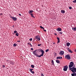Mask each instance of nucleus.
<instances>
[{
	"instance_id": "1",
	"label": "nucleus",
	"mask_w": 76,
	"mask_h": 76,
	"mask_svg": "<svg viewBox=\"0 0 76 76\" xmlns=\"http://www.w3.org/2000/svg\"><path fill=\"white\" fill-rule=\"evenodd\" d=\"M65 57L66 59H67V60H70V59H71V57L69 54H67L65 56Z\"/></svg>"
},
{
	"instance_id": "2",
	"label": "nucleus",
	"mask_w": 76,
	"mask_h": 76,
	"mask_svg": "<svg viewBox=\"0 0 76 76\" xmlns=\"http://www.w3.org/2000/svg\"><path fill=\"white\" fill-rule=\"evenodd\" d=\"M40 51L41 52H42V54L40 55V56H38V57H41V56H43V55L44 53V51L42 49H40Z\"/></svg>"
},
{
	"instance_id": "3",
	"label": "nucleus",
	"mask_w": 76,
	"mask_h": 76,
	"mask_svg": "<svg viewBox=\"0 0 76 76\" xmlns=\"http://www.w3.org/2000/svg\"><path fill=\"white\" fill-rule=\"evenodd\" d=\"M74 65V63L73 62H71L69 63V68H71Z\"/></svg>"
},
{
	"instance_id": "4",
	"label": "nucleus",
	"mask_w": 76,
	"mask_h": 76,
	"mask_svg": "<svg viewBox=\"0 0 76 76\" xmlns=\"http://www.w3.org/2000/svg\"><path fill=\"white\" fill-rule=\"evenodd\" d=\"M35 39H37L38 41H40V40H41V38H40V36L38 35L35 36Z\"/></svg>"
},
{
	"instance_id": "5",
	"label": "nucleus",
	"mask_w": 76,
	"mask_h": 76,
	"mask_svg": "<svg viewBox=\"0 0 76 76\" xmlns=\"http://www.w3.org/2000/svg\"><path fill=\"white\" fill-rule=\"evenodd\" d=\"M71 71H72V72L73 73H75V72H76V68H73V69L71 70Z\"/></svg>"
},
{
	"instance_id": "6",
	"label": "nucleus",
	"mask_w": 76,
	"mask_h": 76,
	"mask_svg": "<svg viewBox=\"0 0 76 76\" xmlns=\"http://www.w3.org/2000/svg\"><path fill=\"white\" fill-rule=\"evenodd\" d=\"M10 18H12L14 21H16L17 20V18L16 17L11 16H10Z\"/></svg>"
},
{
	"instance_id": "7",
	"label": "nucleus",
	"mask_w": 76,
	"mask_h": 76,
	"mask_svg": "<svg viewBox=\"0 0 76 76\" xmlns=\"http://www.w3.org/2000/svg\"><path fill=\"white\" fill-rule=\"evenodd\" d=\"M64 52L63 51L61 50L59 53V54L60 55H61V56H63V55H64Z\"/></svg>"
},
{
	"instance_id": "8",
	"label": "nucleus",
	"mask_w": 76,
	"mask_h": 76,
	"mask_svg": "<svg viewBox=\"0 0 76 76\" xmlns=\"http://www.w3.org/2000/svg\"><path fill=\"white\" fill-rule=\"evenodd\" d=\"M33 54H35V55L36 56V57H38V56H39V55H38V54H36V53H37V52H36V51H33Z\"/></svg>"
},
{
	"instance_id": "9",
	"label": "nucleus",
	"mask_w": 76,
	"mask_h": 76,
	"mask_svg": "<svg viewBox=\"0 0 76 76\" xmlns=\"http://www.w3.org/2000/svg\"><path fill=\"white\" fill-rule=\"evenodd\" d=\"M68 66L67 67V66H64V68L63 69V70L64 71H67V68Z\"/></svg>"
},
{
	"instance_id": "10",
	"label": "nucleus",
	"mask_w": 76,
	"mask_h": 76,
	"mask_svg": "<svg viewBox=\"0 0 76 76\" xmlns=\"http://www.w3.org/2000/svg\"><path fill=\"white\" fill-rule=\"evenodd\" d=\"M56 31L59 32V31H61V28H58L56 29Z\"/></svg>"
},
{
	"instance_id": "11",
	"label": "nucleus",
	"mask_w": 76,
	"mask_h": 76,
	"mask_svg": "<svg viewBox=\"0 0 76 76\" xmlns=\"http://www.w3.org/2000/svg\"><path fill=\"white\" fill-rule=\"evenodd\" d=\"M67 50H68V51L70 53H73V52H72V51L71 50H70L69 48H68Z\"/></svg>"
},
{
	"instance_id": "12",
	"label": "nucleus",
	"mask_w": 76,
	"mask_h": 76,
	"mask_svg": "<svg viewBox=\"0 0 76 76\" xmlns=\"http://www.w3.org/2000/svg\"><path fill=\"white\" fill-rule=\"evenodd\" d=\"M57 39H58V42L57 43H59L60 42V38L59 37H57Z\"/></svg>"
},
{
	"instance_id": "13",
	"label": "nucleus",
	"mask_w": 76,
	"mask_h": 76,
	"mask_svg": "<svg viewBox=\"0 0 76 76\" xmlns=\"http://www.w3.org/2000/svg\"><path fill=\"white\" fill-rule=\"evenodd\" d=\"M33 12H34V11L33 10H30L28 12V13L29 14H31V13H33Z\"/></svg>"
},
{
	"instance_id": "14",
	"label": "nucleus",
	"mask_w": 76,
	"mask_h": 76,
	"mask_svg": "<svg viewBox=\"0 0 76 76\" xmlns=\"http://www.w3.org/2000/svg\"><path fill=\"white\" fill-rule=\"evenodd\" d=\"M72 76H76V73H72L71 74Z\"/></svg>"
},
{
	"instance_id": "15",
	"label": "nucleus",
	"mask_w": 76,
	"mask_h": 76,
	"mask_svg": "<svg viewBox=\"0 0 76 76\" xmlns=\"http://www.w3.org/2000/svg\"><path fill=\"white\" fill-rule=\"evenodd\" d=\"M70 43L69 42L67 43H66V45L67 46H70Z\"/></svg>"
},
{
	"instance_id": "16",
	"label": "nucleus",
	"mask_w": 76,
	"mask_h": 76,
	"mask_svg": "<svg viewBox=\"0 0 76 76\" xmlns=\"http://www.w3.org/2000/svg\"><path fill=\"white\" fill-rule=\"evenodd\" d=\"M56 62L57 63L59 64L60 63V61L58 60H56Z\"/></svg>"
},
{
	"instance_id": "17",
	"label": "nucleus",
	"mask_w": 76,
	"mask_h": 76,
	"mask_svg": "<svg viewBox=\"0 0 76 76\" xmlns=\"http://www.w3.org/2000/svg\"><path fill=\"white\" fill-rule=\"evenodd\" d=\"M61 13H62L64 14V13H65V11H64V10H61Z\"/></svg>"
},
{
	"instance_id": "18",
	"label": "nucleus",
	"mask_w": 76,
	"mask_h": 76,
	"mask_svg": "<svg viewBox=\"0 0 76 76\" xmlns=\"http://www.w3.org/2000/svg\"><path fill=\"white\" fill-rule=\"evenodd\" d=\"M72 30H73V31H76V27L74 28L73 27L72 28Z\"/></svg>"
},
{
	"instance_id": "19",
	"label": "nucleus",
	"mask_w": 76,
	"mask_h": 76,
	"mask_svg": "<svg viewBox=\"0 0 76 76\" xmlns=\"http://www.w3.org/2000/svg\"><path fill=\"white\" fill-rule=\"evenodd\" d=\"M31 15L32 17H33V18H35L34 16V14H31Z\"/></svg>"
},
{
	"instance_id": "20",
	"label": "nucleus",
	"mask_w": 76,
	"mask_h": 76,
	"mask_svg": "<svg viewBox=\"0 0 76 76\" xmlns=\"http://www.w3.org/2000/svg\"><path fill=\"white\" fill-rule=\"evenodd\" d=\"M51 63L52 65H54V62L53 60L51 61Z\"/></svg>"
},
{
	"instance_id": "21",
	"label": "nucleus",
	"mask_w": 76,
	"mask_h": 76,
	"mask_svg": "<svg viewBox=\"0 0 76 76\" xmlns=\"http://www.w3.org/2000/svg\"><path fill=\"white\" fill-rule=\"evenodd\" d=\"M58 34H60V35H62L63 34V32L61 31V32H59Z\"/></svg>"
},
{
	"instance_id": "22",
	"label": "nucleus",
	"mask_w": 76,
	"mask_h": 76,
	"mask_svg": "<svg viewBox=\"0 0 76 76\" xmlns=\"http://www.w3.org/2000/svg\"><path fill=\"white\" fill-rule=\"evenodd\" d=\"M10 64H12V65H13V64H14V62H11Z\"/></svg>"
},
{
	"instance_id": "23",
	"label": "nucleus",
	"mask_w": 76,
	"mask_h": 76,
	"mask_svg": "<svg viewBox=\"0 0 76 76\" xmlns=\"http://www.w3.org/2000/svg\"><path fill=\"white\" fill-rule=\"evenodd\" d=\"M17 44L15 43V44H13V46L14 47H16V46H17Z\"/></svg>"
},
{
	"instance_id": "24",
	"label": "nucleus",
	"mask_w": 76,
	"mask_h": 76,
	"mask_svg": "<svg viewBox=\"0 0 76 76\" xmlns=\"http://www.w3.org/2000/svg\"><path fill=\"white\" fill-rule=\"evenodd\" d=\"M15 35L17 37H18V36H19V34L18 33H17L15 34Z\"/></svg>"
},
{
	"instance_id": "25",
	"label": "nucleus",
	"mask_w": 76,
	"mask_h": 76,
	"mask_svg": "<svg viewBox=\"0 0 76 76\" xmlns=\"http://www.w3.org/2000/svg\"><path fill=\"white\" fill-rule=\"evenodd\" d=\"M56 59L58 60V59H60V56L57 57Z\"/></svg>"
},
{
	"instance_id": "26",
	"label": "nucleus",
	"mask_w": 76,
	"mask_h": 76,
	"mask_svg": "<svg viewBox=\"0 0 76 76\" xmlns=\"http://www.w3.org/2000/svg\"><path fill=\"white\" fill-rule=\"evenodd\" d=\"M31 72V73H32V74H34L35 73V72H34V71H30Z\"/></svg>"
},
{
	"instance_id": "27",
	"label": "nucleus",
	"mask_w": 76,
	"mask_h": 76,
	"mask_svg": "<svg viewBox=\"0 0 76 76\" xmlns=\"http://www.w3.org/2000/svg\"><path fill=\"white\" fill-rule=\"evenodd\" d=\"M49 49H47L46 50L45 52H48L49 51Z\"/></svg>"
},
{
	"instance_id": "28",
	"label": "nucleus",
	"mask_w": 76,
	"mask_h": 76,
	"mask_svg": "<svg viewBox=\"0 0 76 76\" xmlns=\"http://www.w3.org/2000/svg\"><path fill=\"white\" fill-rule=\"evenodd\" d=\"M31 67H32L33 68H34V65H31Z\"/></svg>"
},
{
	"instance_id": "29",
	"label": "nucleus",
	"mask_w": 76,
	"mask_h": 76,
	"mask_svg": "<svg viewBox=\"0 0 76 76\" xmlns=\"http://www.w3.org/2000/svg\"><path fill=\"white\" fill-rule=\"evenodd\" d=\"M40 28H41V29H44V28L42 27V26H40Z\"/></svg>"
},
{
	"instance_id": "30",
	"label": "nucleus",
	"mask_w": 76,
	"mask_h": 76,
	"mask_svg": "<svg viewBox=\"0 0 76 76\" xmlns=\"http://www.w3.org/2000/svg\"><path fill=\"white\" fill-rule=\"evenodd\" d=\"M39 50H40L39 49H37L36 50H35V51H37L38 52V51H39Z\"/></svg>"
},
{
	"instance_id": "31",
	"label": "nucleus",
	"mask_w": 76,
	"mask_h": 76,
	"mask_svg": "<svg viewBox=\"0 0 76 76\" xmlns=\"http://www.w3.org/2000/svg\"><path fill=\"white\" fill-rule=\"evenodd\" d=\"M73 3H76V0H75L74 1H72Z\"/></svg>"
},
{
	"instance_id": "32",
	"label": "nucleus",
	"mask_w": 76,
	"mask_h": 76,
	"mask_svg": "<svg viewBox=\"0 0 76 76\" xmlns=\"http://www.w3.org/2000/svg\"><path fill=\"white\" fill-rule=\"evenodd\" d=\"M17 31H16V30H15L14 31V34H15V33H17Z\"/></svg>"
},
{
	"instance_id": "33",
	"label": "nucleus",
	"mask_w": 76,
	"mask_h": 76,
	"mask_svg": "<svg viewBox=\"0 0 76 76\" xmlns=\"http://www.w3.org/2000/svg\"><path fill=\"white\" fill-rule=\"evenodd\" d=\"M30 71H32L34 69H31V68L29 69Z\"/></svg>"
},
{
	"instance_id": "34",
	"label": "nucleus",
	"mask_w": 76,
	"mask_h": 76,
	"mask_svg": "<svg viewBox=\"0 0 76 76\" xmlns=\"http://www.w3.org/2000/svg\"><path fill=\"white\" fill-rule=\"evenodd\" d=\"M27 44L28 45H31V43H28Z\"/></svg>"
},
{
	"instance_id": "35",
	"label": "nucleus",
	"mask_w": 76,
	"mask_h": 76,
	"mask_svg": "<svg viewBox=\"0 0 76 76\" xmlns=\"http://www.w3.org/2000/svg\"><path fill=\"white\" fill-rule=\"evenodd\" d=\"M41 76H44V74H43L42 73H41Z\"/></svg>"
},
{
	"instance_id": "36",
	"label": "nucleus",
	"mask_w": 76,
	"mask_h": 76,
	"mask_svg": "<svg viewBox=\"0 0 76 76\" xmlns=\"http://www.w3.org/2000/svg\"><path fill=\"white\" fill-rule=\"evenodd\" d=\"M72 7H69V9H72Z\"/></svg>"
},
{
	"instance_id": "37",
	"label": "nucleus",
	"mask_w": 76,
	"mask_h": 76,
	"mask_svg": "<svg viewBox=\"0 0 76 76\" xmlns=\"http://www.w3.org/2000/svg\"><path fill=\"white\" fill-rule=\"evenodd\" d=\"M30 41H32V38H30L29 39Z\"/></svg>"
},
{
	"instance_id": "38",
	"label": "nucleus",
	"mask_w": 76,
	"mask_h": 76,
	"mask_svg": "<svg viewBox=\"0 0 76 76\" xmlns=\"http://www.w3.org/2000/svg\"><path fill=\"white\" fill-rule=\"evenodd\" d=\"M38 46H41V44H38Z\"/></svg>"
},
{
	"instance_id": "39",
	"label": "nucleus",
	"mask_w": 76,
	"mask_h": 76,
	"mask_svg": "<svg viewBox=\"0 0 76 76\" xmlns=\"http://www.w3.org/2000/svg\"><path fill=\"white\" fill-rule=\"evenodd\" d=\"M31 50L33 51V50H34V49H33V48H31Z\"/></svg>"
},
{
	"instance_id": "40",
	"label": "nucleus",
	"mask_w": 76,
	"mask_h": 76,
	"mask_svg": "<svg viewBox=\"0 0 76 76\" xmlns=\"http://www.w3.org/2000/svg\"><path fill=\"white\" fill-rule=\"evenodd\" d=\"M70 68V69H69V70H72V69H73V67L72 68Z\"/></svg>"
},
{
	"instance_id": "41",
	"label": "nucleus",
	"mask_w": 76,
	"mask_h": 76,
	"mask_svg": "<svg viewBox=\"0 0 76 76\" xmlns=\"http://www.w3.org/2000/svg\"><path fill=\"white\" fill-rule=\"evenodd\" d=\"M43 31H45V32H46L47 31L45 29H43Z\"/></svg>"
},
{
	"instance_id": "42",
	"label": "nucleus",
	"mask_w": 76,
	"mask_h": 76,
	"mask_svg": "<svg viewBox=\"0 0 76 76\" xmlns=\"http://www.w3.org/2000/svg\"><path fill=\"white\" fill-rule=\"evenodd\" d=\"M3 67H5V65H3Z\"/></svg>"
},
{
	"instance_id": "43",
	"label": "nucleus",
	"mask_w": 76,
	"mask_h": 76,
	"mask_svg": "<svg viewBox=\"0 0 76 76\" xmlns=\"http://www.w3.org/2000/svg\"><path fill=\"white\" fill-rule=\"evenodd\" d=\"M19 16H22V15H21V14H19Z\"/></svg>"
},
{
	"instance_id": "44",
	"label": "nucleus",
	"mask_w": 76,
	"mask_h": 76,
	"mask_svg": "<svg viewBox=\"0 0 76 76\" xmlns=\"http://www.w3.org/2000/svg\"><path fill=\"white\" fill-rule=\"evenodd\" d=\"M54 35H57V34H56V33H54Z\"/></svg>"
},
{
	"instance_id": "45",
	"label": "nucleus",
	"mask_w": 76,
	"mask_h": 76,
	"mask_svg": "<svg viewBox=\"0 0 76 76\" xmlns=\"http://www.w3.org/2000/svg\"><path fill=\"white\" fill-rule=\"evenodd\" d=\"M60 59H62V57H60Z\"/></svg>"
},
{
	"instance_id": "46",
	"label": "nucleus",
	"mask_w": 76,
	"mask_h": 76,
	"mask_svg": "<svg viewBox=\"0 0 76 76\" xmlns=\"http://www.w3.org/2000/svg\"><path fill=\"white\" fill-rule=\"evenodd\" d=\"M17 42H20V41H17Z\"/></svg>"
},
{
	"instance_id": "47",
	"label": "nucleus",
	"mask_w": 76,
	"mask_h": 76,
	"mask_svg": "<svg viewBox=\"0 0 76 76\" xmlns=\"http://www.w3.org/2000/svg\"><path fill=\"white\" fill-rule=\"evenodd\" d=\"M6 61H9V60H6Z\"/></svg>"
},
{
	"instance_id": "48",
	"label": "nucleus",
	"mask_w": 76,
	"mask_h": 76,
	"mask_svg": "<svg viewBox=\"0 0 76 76\" xmlns=\"http://www.w3.org/2000/svg\"><path fill=\"white\" fill-rule=\"evenodd\" d=\"M30 45L31 46V47H32V45L31 44V45Z\"/></svg>"
},
{
	"instance_id": "49",
	"label": "nucleus",
	"mask_w": 76,
	"mask_h": 76,
	"mask_svg": "<svg viewBox=\"0 0 76 76\" xmlns=\"http://www.w3.org/2000/svg\"><path fill=\"white\" fill-rule=\"evenodd\" d=\"M39 52H40V51H39Z\"/></svg>"
}]
</instances>
